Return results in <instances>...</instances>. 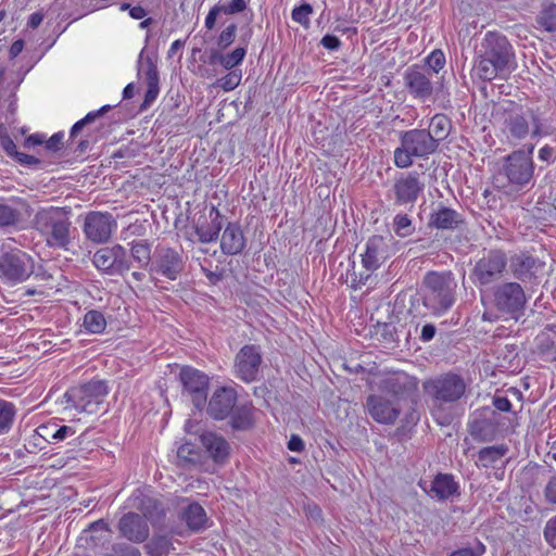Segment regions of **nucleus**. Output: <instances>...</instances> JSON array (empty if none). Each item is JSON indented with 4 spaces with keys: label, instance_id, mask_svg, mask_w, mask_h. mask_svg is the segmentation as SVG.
<instances>
[{
    "label": "nucleus",
    "instance_id": "5fc2aeb1",
    "mask_svg": "<svg viewBox=\"0 0 556 556\" xmlns=\"http://www.w3.org/2000/svg\"><path fill=\"white\" fill-rule=\"evenodd\" d=\"M63 138V132H56L52 135L49 139L46 138V149L53 152L59 151L61 149Z\"/></svg>",
    "mask_w": 556,
    "mask_h": 556
},
{
    "label": "nucleus",
    "instance_id": "c03bdc74",
    "mask_svg": "<svg viewBox=\"0 0 556 556\" xmlns=\"http://www.w3.org/2000/svg\"><path fill=\"white\" fill-rule=\"evenodd\" d=\"M313 13V8L308 3H304L300 7H296L291 12V17L294 22L303 25L308 26L309 24V16Z\"/></svg>",
    "mask_w": 556,
    "mask_h": 556
},
{
    "label": "nucleus",
    "instance_id": "f257e3e1",
    "mask_svg": "<svg viewBox=\"0 0 556 556\" xmlns=\"http://www.w3.org/2000/svg\"><path fill=\"white\" fill-rule=\"evenodd\" d=\"M516 68L515 52L507 38L498 33L488 31L481 42L476 61L475 74L484 81L506 79Z\"/></svg>",
    "mask_w": 556,
    "mask_h": 556
},
{
    "label": "nucleus",
    "instance_id": "052dcab7",
    "mask_svg": "<svg viewBox=\"0 0 556 556\" xmlns=\"http://www.w3.org/2000/svg\"><path fill=\"white\" fill-rule=\"evenodd\" d=\"M219 13H223L222 9L219 8V5H214L207 13L206 17H205V27L207 29H213L214 26H215V23H216V17Z\"/></svg>",
    "mask_w": 556,
    "mask_h": 556
},
{
    "label": "nucleus",
    "instance_id": "8fccbe9b",
    "mask_svg": "<svg viewBox=\"0 0 556 556\" xmlns=\"http://www.w3.org/2000/svg\"><path fill=\"white\" fill-rule=\"evenodd\" d=\"M544 536L548 544L556 548V516L546 522Z\"/></svg>",
    "mask_w": 556,
    "mask_h": 556
},
{
    "label": "nucleus",
    "instance_id": "6e6552de",
    "mask_svg": "<svg viewBox=\"0 0 556 556\" xmlns=\"http://www.w3.org/2000/svg\"><path fill=\"white\" fill-rule=\"evenodd\" d=\"M533 150L534 146L531 144L527 151H513L503 161L500 175H503L515 190L527 187L533 178Z\"/></svg>",
    "mask_w": 556,
    "mask_h": 556
},
{
    "label": "nucleus",
    "instance_id": "c756f323",
    "mask_svg": "<svg viewBox=\"0 0 556 556\" xmlns=\"http://www.w3.org/2000/svg\"><path fill=\"white\" fill-rule=\"evenodd\" d=\"M253 424V405L250 402L236 405L231 410V426L235 429H248Z\"/></svg>",
    "mask_w": 556,
    "mask_h": 556
},
{
    "label": "nucleus",
    "instance_id": "4c0bfd02",
    "mask_svg": "<svg viewBox=\"0 0 556 556\" xmlns=\"http://www.w3.org/2000/svg\"><path fill=\"white\" fill-rule=\"evenodd\" d=\"M536 22L546 31H556V3L544 7L538 15Z\"/></svg>",
    "mask_w": 556,
    "mask_h": 556
},
{
    "label": "nucleus",
    "instance_id": "f8f14e48",
    "mask_svg": "<svg viewBox=\"0 0 556 556\" xmlns=\"http://www.w3.org/2000/svg\"><path fill=\"white\" fill-rule=\"evenodd\" d=\"M263 363L262 351L258 345L245 344L236 354L233 363L235 376L243 382L256 381Z\"/></svg>",
    "mask_w": 556,
    "mask_h": 556
},
{
    "label": "nucleus",
    "instance_id": "423d86ee",
    "mask_svg": "<svg viewBox=\"0 0 556 556\" xmlns=\"http://www.w3.org/2000/svg\"><path fill=\"white\" fill-rule=\"evenodd\" d=\"M401 146L394 150V164L399 168H407L413 164V157H427L435 152L434 142L426 129H410L400 136Z\"/></svg>",
    "mask_w": 556,
    "mask_h": 556
},
{
    "label": "nucleus",
    "instance_id": "3c124183",
    "mask_svg": "<svg viewBox=\"0 0 556 556\" xmlns=\"http://www.w3.org/2000/svg\"><path fill=\"white\" fill-rule=\"evenodd\" d=\"M0 144H1L2 149L4 150V152L10 157L13 159L14 155L17 153L16 144L14 143V141L12 140V138L9 135H7V134L0 135Z\"/></svg>",
    "mask_w": 556,
    "mask_h": 556
},
{
    "label": "nucleus",
    "instance_id": "13d9d810",
    "mask_svg": "<svg viewBox=\"0 0 556 556\" xmlns=\"http://www.w3.org/2000/svg\"><path fill=\"white\" fill-rule=\"evenodd\" d=\"M320 43L325 49L328 50H337L341 45L340 39L337 36L330 34L325 35L321 38Z\"/></svg>",
    "mask_w": 556,
    "mask_h": 556
},
{
    "label": "nucleus",
    "instance_id": "72a5a7b5",
    "mask_svg": "<svg viewBox=\"0 0 556 556\" xmlns=\"http://www.w3.org/2000/svg\"><path fill=\"white\" fill-rule=\"evenodd\" d=\"M507 451L508 448L504 444L484 447L480 450L478 454V462L483 467H491L495 463L501 460L505 456Z\"/></svg>",
    "mask_w": 556,
    "mask_h": 556
},
{
    "label": "nucleus",
    "instance_id": "9d476101",
    "mask_svg": "<svg viewBox=\"0 0 556 556\" xmlns=\"http://www.w3.org/2000/svg\"><path fill=\"white\" fill-rule=\"evenodd\" d=\"M92 264L99 271L109 276H122L130 268L128 252L121 244L97 250L92 256Z\"/></svg>",
    "mask_w": 556,
    "mask_h": 556
},
{
    "label": "nucleus",
    "instance_id": "dca6fc26",
    "mask_svg": "<svg viewBox=\"0 0 556 556\" xmlns=\"http://www.w3.org/2000/svg\"><path fill=\"white\" fill-rule=\"evenodd\" d=\"M508 264L513 276L521 282H535L545 268V262L528 252L513 254Z\"/></svg>",
    "mask_w": 556,
    "mask_h": 556
},
{
    "label": "nucleus",
    "instance_id": "5701e85b",
    "mask_svg": "<svg viewBox=\"0 0 556 556\" xmlns=\"http://www.w3.org/2000/svg\"><path fill=\"white\" fill-rule=\"evenodd\" d=\"M465 225V219L456 210L438 205L432 210L428 226L438 230H460Z\"/></svg>",
    "mask_w": 556,
    "mask_h": 556
},
{
    "label": "nucleus",
    "instance_id": "09e8293b",
    "mask_svg": "<svg viewBox=\"0 0 556 556\" xmlns=\"http://www.w3.org/2000/svg\"><path fill=\"white\" fill-rule=\"evenodd\" d=\"M485 553V546L478 542L475 547L459 548L448 556H482Z\"/></svg>",
    "mask_w": 556,
    "mask_h": 556
},
{
    "label": "nucleus",
    "instance_id": "680f3d73",
    "mask_svg": "<svg viewBox=\"0 0 556 556\" xmlns=\"http://www.w3.org/2000/svg\"><path fill=\"white\" fill-rule=\"evenodd\" d=\"M493 405L496 409L501 412H509L511 409L510 401L504 396H495L493 399Z\"/></svg>",
    "mask_w": 556,
    "mask_h": 556
},
{
    "label": "nucleus",
    "instance_id": "1a4fd4ad",
    "mask_svg": "<svg viewBox=\"0 0 556 556\" xmlns=\"http://www.w3.org/2000/svg\"><path fill=\"white\" fill-rule=\"evenodd\" d=\"M34 273V260L22 250H12L0 256V276L12 285L27 280Z\"/></svg>",
    "mask_w": 556,
    "mask_h": 556
},
{
    "label": "nucleus",
    "instance_id": "603ef678",
    "mask_svg": "<svg viewBox=\"0 0 556 556\" xmlns=\"http://www.w3.org/2000/svg\"><path fill=\"white\" fill-rule=\"evenodd\" d=\"M177 456L186 462H194L197 453L193 451V445L185 443L178 447Z\"/></svg>",
    "mask_w": 556,
    "mask_h": 556
},
{
    "label": "nucleus",
    "instance_id": "a878e982",
    "mask_svg": "<svg viewBox=\"0 0 556 556\" xmlns=\"http://www.w3.org/2000/svg\"><path fill=\"white\" fill-rule=\"evenodd\" d=\"M111 540V530L108 523L100 519L90 525L89 529L84 530L83 534L78 539L79 547H90L96 549L97 547L103 546Z\"/></svg>",
    "mask_w": 556,
    "mask_h": 556
},
{
    "label": "nucleus",
    "instance_id": "e2e57ef3",
    "mask_svg": "<svg viewBox=\"0 0 556 556\" xmlns=\"http://www.w3.org/2000/svg\"><path fill=\"white\" fill-rule=\"evenodd\" d=\"M288 448L292 452H302L304 450V442L299 435H291L288 442Z\"/></svg>",
    "mask_w": 556,
    "mask_h": 556
},
{
    "label": "nucleus",
    "instance_id": "bf43d9fd",
    "mask_svg": "<svg viewBox=\"0 0 556 556\" xmlns=\"http://www.w3.org/2000/svg\"><path fill=\"white\" fill-rule=\"evenodd\" d=\"M160 92L159 84L147 85V91L144 96V105H150L155 101Z\"/></svg>",
    "mask_w": 556,
    "mask_h": 556
},
{
    "label": "nucleus",
    "instance_id": "ea45409f",
    "mask_svg": "<svg viewBox=\"0 0 556 556\" xmlns=\"http://www.w3.org/2000/svg\"><path fill=\"white\" fill-rule=\"evenodd\" d=\"M21 214L13 206L0 202V226H12L20 220Z\"/></svg>",
    "mask_w": 556,
    "mask_h": 556
},
{
    "label": "nucleus",
    "instance_id": "393cba45",
    "mask_svg": "<svg viewBox=\"0 0 556 556\" xmlns=\"http://www.w3.org/2000/svg\"><path fill=\"white\" fill-rule=\"evenodd\" d=\"M222 228L223 216L216 206H212L208 211V217H204L203 220H198L195 233L200 242L210 243L217 240Z\"/></svg>",
    "mask_w": 556,
    "mask_h": 556
},
{
    "label": "nucleus",
    "instance_id": "412c9836",
    "mask_svg": "<svg viewBox=\"0 0 556 556\" xmlns=\"http://www.w3.org/2000/svg\"><path fill=\"white\" fill-rule=\"evenodd\" d=\"M392 238L372 236L366 242L365 252L362 254L363 266L367 270H376L391 254L390 243Z\"/></svg>",
    "mask_w": 556,
    "mask_h": 556
},
{
    "label": "nucleus",
    "instance_id": "c9c22d12",
    "mask_svg": "<svg viewBox=\"0 0 556 556\" xmlns=\"http://www.w3.org/2000/svg\"><path fill=\"white\" fill-rule=\"evenodd\" d=\"M131 257L138 263L139 267L146 268L151 261V245L144 240L131 242Z\"/></svg>",
    "mask_w": 556,
    "mask_h": 556
},
{
    "label": "nucleus",
    "instance_id": "c85d7f7f",
    "mask_svg": "<svg viewBox=\"0 0 556 556\" xmlns=\"http://www.w3.org/2000/svg\"><path fill=\"white\" fill-rule=\"evenodd\" d=\"M458 488L452 475L438 473L431 482L430 495L439 501L450 500L458 494Z\"/></svg>",
    "mask_w": 556,
    "mask_h": 556
},
{
    "label": "nucleus",
    "instance_id": "49530a36",
    "mask_svg": "<svg viewBox=\"0 0 556 556\" xmlns=\"http://www.w3.org/2000/svg\"><path fill=\"white\" fill-rule=\"evenodd\" d=\"M237 26L235 24L228 25L218 36L217 43L220 48L230 46L236 37Z\"/></svg>",
    "mask_w": 556,
    "mask_h": 556
},
{
    "label": "nucleus",
    "instance_id": "f3484780",
    "mask_svg": "<svg viewBox=\"0 0 556 556\" xmlns=\"http://www.w3.org/2000/svg\"><path fill=\"white\" fill-rule=\"evenodd\" d=\"M505 128L510 140L520 141L532 135L541 136V125L539 118L532 111L511 112L505 119Z\"/></svg>",
    "mask_w": 556,
    "mask_h": 556
},
{
    "label": "nucleus",
    "instance_id": "2eb2a0df",
    "mask_svg": "<svg viewBox=\"0 0 556 556\" xmlns=\"http://www.w3.org/2000/svg\"><path fill=\"white\" fill-rule=\"evenodd\" d=\"M179 379L187 393L198 409H202L207 400L208 377L204 372L190 366L180 369Z\"/></svg>",
    "mask_w": 556,
    "mask_h": 556
},
{
    "label": "nucleus",
    "instance_id": "69168bd1",
    "mask_svg": "<svg viewBox=\"0 0 556 556\" xmlns=\"http://www.w3.org/2000/svg\"><path fill=\"white\" fill-rule=\"evenodd\" d=\"M435 334V327L431 324H427L421 329L420 338L422 341L427 342L433 339Z\"/></svg>",
    "mask_w": 556,
    "mask_h": 556
},
{
    "label": "nucleus",
    "instance_id": "ddd939ff",
    "mask_svg": "<svg viewBox=\"0 0 556 556\" xmlns=\"http://www.w3.org/2000/svg\"><path fill=\"white\" fill-rule=\"evenodd\" d=\"M508 265L506 254L501 250H491L475 265L473 277L481 286L500 279Z\"/></svg>",
    "mask_w": 556,
    "mask_h": 556
},
{
    "label": "nucleus",
    "instance_id": "6ab92c4d",
    "mask_svg": "<svg viewBox=\"0 0 556 556\" xmlns=\"http://www.w3.org/2000/svg\"><path fill=\"white\" fill-rule=\"evenodd\" d=\"M422 175L417 172L402 174L395 179L393 191L395 202L400 205L414 204L425 189Z\"/></svg>",
    "mask_w": 556,
    "mask_h": 556
},
{
    "label": "nucleus",
    "instance_id": "58836bf2",
    "mask_svg": "<svg viewBox=\"0 0 556 556\" xmlns=\"http://www.w3.org/2000/svg\"><path fill=\"white\" fill-rule=\"evenodd\" d=\"M15 416L14 405L0 399V434L10 430Z\"/></svg>",
    "mask_w": 556,
    "mask_h": 556
},
{
    "label": "nucleus",
    "instance_id": "f03ea898",
    "mask_svg": "<svg viewBox=\"0 0 556 556\" xmlns=\"http://www.w3.org/2000/svg\"><path fill=\"white\" fill-rule=\"evenodd\" d=\"M70 212L62 207H45L34 216V227L51 249L71 251L75 245L76 229L68 216Z\"/></svg>",
    "mask_w": 556,
    "mask_h": 556
},
{
    "label": "nucleus",
    "instance_id": "4d7b16f0",
    "mask_svg": "<svg viewBox=\"0 0 556 556\" xmlns=\"http://www.w3.org/2000/svg\"><path fill=\"white\" fill-rule=\"evenodd\" d=\"M544 493L548 503L556 504V475L547 482Z\"/></svg>",
    "mask_w": 556,
    "mask_h": 556
},
{
    "label": "nucleus",
    "instance_id": "4be33fe9",
    "mask_svg": "<svg viewBox=\"0 0 556 556\" xmlns=\"http://www.w3.org/2000/svg\"><path fill=\"white\" fill-rule=\"evenodd\" d=\"M237 402V392L229 387H222L213 393L207 412L216 420H223L228 417Z\"/></svg>",
    "mask_w": 556,
    "mask_h": 556
},
{
    "label": "nucleus",
    "instance_id": "bb28decb",
    "mask_svg": "<svg viewBox=\"0 0 556 556\" xmlns=\"http://www.w3.org/2000/svg\"><path fill=\"white\" fill-rule=\"evenodd\" d=\"M245 239L241 227L235 223H228L220 238V249L224 254L236 255L242 252Z\"/></svg>",
    "mask_w": 556,
    "mask_h": 556
},
{
    "label": "nucleus",
    "instance_id": "e433bc0d",
    "mask_svg": "<svg viewBox=\"0 0 556 556\" xmlns=\"http://www.w3.org/2000/svg\"><path fill=\"white\" fill-rule=\"evenodd\" d=\"M38 434L42 438L50 437L53 442L63 441L75 434V430L70 426H41L38 428Z\"/></svg>",
    "mask_w": 556,
    "mask_h": 556
},
{
    "label": "nucleus",
    "instance_id": "a19ab883",
    "mask_svg": "<svg viewBox=\"0 0 556 556\" xmlns=\"http://www.w3.org/2000/svg\"><path fill=\"white\" fill-rule=\"evenodd\" d=\"M394 231L399 237L405 238L414 232L410 218L406 214H397L393 220Z\"/></svg>",
    "mask_w": 556,
    "mask_h": 556
},
{
    "label": "nucleus",
    "instance_id": "9b49d317",
    "mask_svg": "<svg viewBox=\"0 0 556 556\" xmlns=\"http://www.w3.org/2000/svg\"><path fill=\"white\" fill-rule=\"evenodd\" d=\"M136 506L142 510L144 517L135 513H128L119 519L118 530L127 540L140 543L149 536V526L146 520L147 516H151L149 508L153 507L154 509H157V504L155 501L149 498L148 504H146L144 501H141Z\"/></svg>",
    "mask_w": 556,
    "mask_h": 556
},
{
    "label": "nucleus",
    "instance_id": "7c9ffc66",
    "mask_svg": "<svg viewBox=\"0 0 556 556\" xmlns=\"http://www.w3.org/2000/svg\"><path fill=\"white\" fill-rule=\"evenodd\" d=\"M452 123L450 118L444 114H435L429 124L428 134L432 137L435 143L447 138L451 132Z\"/></svg>",
    "mask_w": 556,
    "mask_h": 556
},
{
    "label": "nucleus",
    "instance_id": "774afa93",
    "mask_svg": "<svg viewBox=\"0 0 556 556\" xmlns=\"http://www.w3.org/2000/svg\"><path fill=\"white\" fill-rule=\"evenodd\" d=\"M129 15L134 20H142L147 15V12L142 7L136 5V7L130 8Z\"/></svg>",
    "mask_w": 556,
    "mask_h": 556
},
{
    "label": "nucleus",
    "instance_id": "a18cd8bd",
    "mask_svg": "<svg viewBox=\"0 0 556 556\" xmlns=\"http://www.w3.org/2000/svg\"><path fill=\"white\" fill-rule=\"evenodd\" d=\"M143 74L147 85L159 84V72L156 63L151 59L147 58L143 63Z\"/></svg>",
    "mask_w": 556,
    "mask_h": 556
},
{
    "label": "nucleus",
    "instance_id": "0e129e2a",
    "mask_svg": "<svg viewBox=\"0 0 556 556\" xmlns=\"http://www.w3.org/2000/svg\"><path fill=\"white\" fill-rule=\"evenodd\" d=\"M539 159L546 163H551L554 160V150L549 146H544L539 150Z\"/></svg>",
    "mask_w": 556,
    "mask_h": 556
},
{
    "label": "nucleus",
    "instance_id": "cd10ccee",
    "mask_svg": "<svg viewBox=\"0 0 556 556\" xmlns=\"http://www.w3.org/2000/svg\"><path fill=\"white\" fill-rule=\"evenodd\" d=\"M201 442L215 463H224L228 458L230 446L224 437L205 432L201 435Z\"/></svg>",
    "mask_w": 556,
    "mask_h": 556
},
{
    "label": "nucleus",
    "instance_id": "0eeeda50",
    "mask_svg": "<svg viewBox=\"0 0 556 556\" xmlns=\"http://www.w3.org/2000/svg\"><path fill=\"white\" fill-rule=\"evenodd\" d=\"M424 305L434 315H442L455 301L453 280L445 275L429 273L425 277Z\"/></svg>",
    "mask_w": 556,
    "mask_h": 556
},
{
    "label": "nucleus",
    "instance_id": "39448f33",
    "mask_svg": "<svg viewBox=\"0 0 556 556\" xmlns=\"http://www.w3.org/2000/svg\"><path fill=\"white\" fill-rule=\"evenodd\" d=\"M109 393L104 381L91 380L87 383L72 387L64 394L66 410L76 413L97 414Z\"/></svg>",
    "mask_w": 556,
    "mask_h": 556
},
{
    "label": "nucleus",
    "instance_id": "de8ad7c7",
    "mask_svg": "<svg viewBox=\"0 0 556 556\" xmlns=\"http://www.w3.org/2000/svg\"><path fill=\"white\" fill-rule=\"evenodd\" d=\"M224 14L241 13L247 9V0H231L228 4H218Z\"/></svg>",
    "mask_w": 556,
    "mask_h": 556
},
{
    "label": "nucleus",
    "instance_id": "79ce46f5",
    "mask_svg": "<svg viewBox=\"0 0 556 556\" xmlns=\"http://www.w3.org/2000/svg\"><path fill=\"white\" fill-rule=\"evenodd\" d=\"M242 78V73L240 70L238 71H231L222 78H219L216 83V85L222 88L224 91H231L236 89Z\"/></svg>",
    "mask_w": 556,
    "mask_h": 556
},
{
    "label": "nucleus",
    "instance_id": "37998d69",
    "mask_svg": "<svg viewBox=\"0 0 556 556\" xmlns=\"http://www.w3.org/2000/svg\"><path fill=\"white\" fill-rule=\"evenodd\" d=\"M426 63L432 73L438 74L446 63L445 55L442 50H433L427 58Z\"/></svg>",
    "mask_w": 556,
    "mask_h": 556
},
{
    "label": "nucleus",
    "instance_id": "7ed1b4c3",
    "mask_svg": "<svg viewBox=\"0 0 556 556\" xmlns=\"http://www.w3.org/2000/svg\"><path fill=\"white\" fill-rule=\"evenodd\" d=\"M425 392L433 400L432 415L440 425L450 422L447 416H441L443 404L455 403L465 394L466 383L455 374H446L424 383Z\"/></svg>",
    "mask_w": 556,
    "mask_h": 556
},
{
    "label": "nucleus",
    "instance_id": "aec40b11",
    "mask_svg": "<svg viewBox=\"0 0 556 556\" xmlns=\"http://www.w3.org/2000/svg\"><path fill=\"white\" fill-rule=\"evenodd\" d=\"M404 84L410 96L422 102L429 100L434 90L431 74L417 65H413L405 71Z\"/></svg>",
    "mask_w": 556,
    "mask_h": 556
},
{
    "label": "nucleus",
    "instance_id": "338daca9",
    "mask_svg": "<svg viewBox=\"0 0 556 556\" xmlns=\"http://www.w3.org/2000/svg\"><path fill=\"white\" fill-rule=\"evenodd\" d=\"M24 49V41L18 39V40H15L11 47H10V50H9V55L11 59H14L16 58Z\"/></svg>",
    "mask_w": 556,
    "mask_h": 556
},
{
    "label": "nucleus",
    "instance_id": "a211bd4d",
    "mask_svg": "<svg viewBox=\"0 0 556 556\" xmlns=\"http://www.w3.org/2000/svg\"><path fill=\"white\" fill-rule=\"evenodd\" d=\"M116 220L110 213L90 212L86 215L83 230L86 238L93 243L106 242L114 229Z\"/></svg>",
    "mask_w": 556,
    "mask_h": 556
},
{
    "label": "nucleus",
    "instance_id": "b1692460",
    "mask_svg": "<svg viewBox=\"0 0 556 556\" xmlns=\"http://www.w3.org/2000/svg\"><path fill=\"white\" fill-rule=\"evenodd\" d=\"M185 262L182 256L170 248L161 249L155 258V271L164 277L175 280L182 271Z\"/></svg>",
    "mask_w": 556,
    "mask_h": 556
},
{
    "label": "nucleus",
    "instance_id": "2f4dec72",
    "mask_svg": "<svg viewBox=\"0 0 556 556\" xmlns=\"http://www.w3.org/2000/svg\"><path fill=\"white\" fill-rule=\"evenodd\" d=\"M184 519L192 531H199L207 521L205 510L199 504H190L184 511Z\"/></svg>",
    "mask_w": 556,
    "mask_h": 556
},
{
    "label": "nucleus",
    "instance_id": "20e7f679",
    "mask_svg": "<svg viewBox=\"0 0 556 556\" xmlns=\"http://www.w3.org/2000/svg\"><path fill=\"white\" fill-rule=\"evenodd\" d=\"M403 383L399 378L386 381V391L367 397L366 409L370 417L379 424H393L401 412L403 393L400 391Z\"/></svg>",
    "mask_w": 556,
    "mask_h": 556
},
{
    "label": "nucleus",
    "instance_id": "473e14b6",
    "mask_svg": "<svg viewBox=\"0 0 556 556\" xmlns=\"http://www.w3.org/2000/svg\"><path fill=\"white\" fill-rule=\"evenodd\" d=\"M83 326L88 333L100 334L106 328V319L102 312L90 309L84 316Z\"/></svg>",
    "mask_w": 556,
    "mask_h": 556
},
{
    "label": "nucleus",
    "instance_id": "4468645a",
    "mask_svg": "<svg viewBox=\"0 0 556 556\" xmlns=\"http://www.w3.org/2000/svg\"><path fill=\"white\" fill-rule=\"evenodd\" d=\"M493 300L496 308L503 313H520L527 302L526 293L518 282H504L493 290Z\"/></svg>",
    "mask_w": 556,
    "mask_h": 556
},
{
    "label": "nucleus",
    "instance_id": "6e6d98bb",
    "mask_svg": "<svg viewBox=\"0 0 556 556\" xmlns=\"http://www.w3.org/2000/svg\"><path fill=\"white\" fill-rule=\"evenodd\" d=\"M46 141V135L45 134H41V132H36V134H33L30 136H28L25 140H24V148L26 149H33L37 146H41Z\"/></svg>",
    "mask_w": 556,
    "mask_h": 556
},
{
    "label": "nucleus",
    "instance_id": "864d4df0",
    "mask_svg": "<svg viewBox=\"0 0 556 556\" xmlns=\"http://www.w3.org/2000/svg\"><path fill=\"white\" fill-rule=\"evenodd\" d=\"M13 160L15 162H17L18 164L25 165V166H28V167L37 166V165L40 164V160L38 157L29 155V154H26V153H23V152H18V151L14 155Z\"/></svg>",
    "mask_w": 556,
    "mask_h": 556
},
{
    "label": "nucleus",
    "instance_id": "f704fd0d",
    "mask_svg": "<svg viewBox=\"0 0 556 556\" xmlns=\"http://www.w3.org/2000/svg\"><path fill=\"white\" fill-rule=\"evenodd\" d=\"M245 54V49L238 47L227 54H213L211 56V62H218L225 70H232L243 61Z\"/></svg>",
    "mask_w": 556,
    "mask_h": 556
}]
</instances>
